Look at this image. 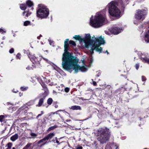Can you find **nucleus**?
Returning <instances> with one entry per match:
<instances>
[{
	"label": "nucleus",
	"instance_id": "obj_1",
	"mask_svg": "<svg viewBox=\"0 0 149 149\" xmlns=\"http://www.w3.org/2000/svg\"><path fill=\"white\" fill-rule=\"evenodd\" d=\"M69 39H66L64 42V53L63 54L62 60V65L63 68L68 71H72L74 70L75 73H77L79 71L82 72H86L90 65H86L82 61L81 66L78 64V60L76 58L70 53L68 51V42Z\"/></svg>",
	"mask_w": 149,
	"mask_h": 149
},
{
	"label": "nucleus",
	"instance_id": "obj_2",
	"mask_svg": "<svg viewBox=\"0 0 149 149\" xmlns=\"http://www.w3.org/2000/svg\"><path fill=\"white\" fill-rule=\"evenodd\" d=\"M73 38L78 40L80 44L84 47L87 48H91V55L93 54V50H95L99 53L101 52L102 48L100 46L105 43L104 38L102 36L96 37L93 36L91 38L90 34H86L85 37L83 38L79 35H75Z\"/></svg>",
	"mask_w": 149,
	"mask_h": 149
},
{
	"label": "nucleus",
	"instance_id": "obj_3",
	"mask_svg": "<svg viewBox=\"0 0 149 149\" xmlns=\"http://www.w3.org/2000/svg\"><path fill=\"white\" fill-rule=\"evenodd\" d=\"M105 11L97 13L94 17L90 18V25L95 28H98L107 23Z\"/></svg>",
	"mask_w": 149,
	"mask_h": 149
},
{
	"label": "nucleus",
	"instance_id": "obj_4",
	"mask_svg": "<svg viewBox=\"0 0 149 149\" xmlns=\"http://www.w3.org/2000/svg\"><path fill=\"white\" fill-rule=\"evenodd\" d=\"M118 3L116 1H112L108 4L107 8H108L109 15L113 17L119 18L120 17L121 13L117 7Z\"/></svg>",
	"mask_w": 149,
	"mask_h": 149
},
{
	"label": "nucleus",
	"instance_id": "obj_5",
	"mask_svg": "<svg viewBox=\"0 0 149 149\" xmlns=\"http://www.w3.org/2000/svg\"><path fill=\"white\" fill-rule=\"evenodd\" d=\"M38 6L39 8L37 10V17L41 19L47 18L49 14L48 9L42 4H39L38 5Z\"/></svg>",
	"mask_w": 149,
	"mask_h": 149
},
{
	"label": "nucleus",
	"instance_id": "obj_6",
	"mask_svg": "<svg viewBox=\"0 0 149 149\" xmlns=\"http://www.w3.org/2000/svg\"><path fill=\"white\" fill-rule=\"evenodd\" d=\"M28 56L33 64L32 65V67L28 66L26 68V70H31L40 65V61L42 59L41 56H40L39 57H36L34 56V54L30 53H29Z\"/></svg>",
	"mask_w": 149,
	"mask_h": 149
},
{
	"label": "nucleus",
	"instance_id": "obj_7",
	"mask_svg": "<svg viewBox=\"0 0 149 149\" xmlns=\"http://www.w3.org/2000/svg\"><path fill=\"white\" fill-rule=\"evenodd\" d=\"M100 131V134L97 138V140L102 144L105 143L109 141L110 133L107 132L104 130L102 129H101Z\"/></svg>",
	"mask_w": 149,
	"mask_h": 149
},
{
	"label": "nucleus",
	"instance_id": "obj_8",
	"mask_svg": "<svg viewBox=\"0 0 149 149\" xmlns=\"http://www.w3.org/2000/svg\"><path fill=\"white\" fill-rule=\"evenodd\" d=\"M147 10L148 9L146 8H144L142 9L137 10L135 15L136 19L143 20L147 13Z\"/></svg>",
	"mask_w": 149,
	"mask_h": 149
},
{
	"label": "nucleus",
	"instance_id": "obj_9",
	"mask_svg": "<svg viewBox=\"0 0 149 149\" xmlns=\"http://www.w3.org/2000/svg\"><path fill=\"white\" fill-rule=\"evenodd\" d=\"M49 77H47L46 78L44 77L43 76H41L38 78V80L40 83L42 87L45 86V84H44V82H46L47 83H49V85L50 86H52L54 84V83L53 82L52 78L51 79H49Z\"/></svg>",
	"mask_w": 149,
	"mask_h": 149
},
{
	"label": "nucleus",
	"instance_id": "obj_10",
	"mask_svg": "<svg viewBox=\"0 0 149 149\" xmlns=\"http://www.w3.org/2000/svg\"><path fill=\"white\" fill-rule=\"evenodd\" d=\"M109 30L111 33L114 34H118L123 30V29L117 27L116 26H114L109 29Z\"/></svg>",
	"mask_w": 149,
	"mask_h": 149
},
{
	"label": "nucleus",
	"instance_id": "obj_11",
	"mask_svg": "<svg viewBox=\"0 0 149 149\" xmlns=\"http://www.w3.org/2000/svg\"><path fill=\"white\" fill-rule=\"evenodd\" d=\"M129 0H115L114 1H116L118 3V5L120 4L122 7H124L128 4Z\"/></svg>",
	"mask_w": 149,
	"mask_h": 149
},
{
	"label": "nucleus",
	"instance_id": "obj_12",
	"mask_svg": "<svg viewBox=\"0 0 149 149\" xmlns=\"http://www.w3.org/2000/svg\"><path fill=\"white\" fill-rule=\"evenodd\" d=\"M139 58L141 60L144 62L146 57H145V56L144 54H142L141 52H139L138 53Z\"/></svg>",
	"mask_w": 149,
	"mask_h": 149
},
{
	"label": "nucleus",
	"instance_id": "obj_13",
	"mask_svg": "<svg viewBox=\"0 0 149 149\" xmlns=\"http://www.w3.org/2000/svg\"><path fill=\"white\" fill-rule=\"evenodd\" d=\"M45 99V97H43L40 98L39 99L38 104L36 105V106L38 107H41L44 102V101Z\"/></svg>",
	"mask_w": 149,
	"mask_h": 149
},
{
	"label": "nucleus",
	"instance_id": "obj_14",
	"mask_svg": "<svg viewBox=\"0 0 149 149\" xmlns=\"http://www.w3.org/2000/svg\"><path fill=\"white\" fill-rule=\"evenodd\" d=\"M18 138V135L17 134H15L11 136L10 139L12 141L14 142L17 140Z\"/></svg>",
	"mask_w": 149,
	"mask_h": 149
},
{
	"label": "nucleus",
	"instance_id": "obj_15",
	"mask_svg": "<svg viewBox=\"0 0 149 149\" xmlns=\"http://www.w3.org/2000/svg\"><path fill=\"white\" fill-rule=\"evenodd\" d=\"M54 133H50L47 134L45 137L47 140L51 139L54 136Z\"/></svg>",
	"mask_w": 149,
	"mask_h": 149
},
{
	"label": "nucleus",
	"instance_id": "obj_16",
	"mask_svg": "<svg viewBox=\"0 0 149 149\" xmlns=\"http://www.w3.org/2000/svg\"><path fill=\"white\" fill-rule=\"evenodd\" d=\"M29 25L33 26L34 24H31L30 22L29 21H26L24 23V25L25 26H27Z\"/></svg>",
	"mask_w": 149,
	"mask_h": 149
},
{
	"label": "nucleus",
	"instance_id": "obj_17",
	"mask_svg": "<svg viewBox=\"0 0 149 149\" xmlns=\"http://www.w3.org/2000/svg\"><path fill=\"white\" fill-rule=\"evenodd\" d=\"M70 109L73 110L81 109V108L80 106L76 105L71 106L70 107Z\"/></svg>",
	"mask_w": 149,
	"mask_h": 149
},
{
	"label": "nucleus",
	"instance_id": "obj_18",
	"mask_svg": "<svg viewBox=\"0 0 149 149\" xmlns=\"http://www.w3.org/2000/svg\"><path fill=\"white\" fill-rule=\"evenodd\" d=\"M26 4L29 7H31L33 5V2L30 0H28L26 1Z\"/></svg>",
	"mask_w": 149,
	"mask_h": 149
},
{
	"label": "nucleus",
	"instance_id": "obj_19",
	"mask_svg": "<svg viewBox=\"0 0 149 149\" xmlns=\"http://www.w3.org/2000/svg\"><path fill=\"white\" fill-rule=\"evenodd\" d=\"M64 86L63 85V84H61L60 85V86L56 87V88H58L59 91L62 92L63 91L64 89Z\"/></svg>",
	"mask_w": 149,
	"mask_h": 149
},
{
	"label": "nucleus",
	"instance_id": "obj_20",
	"mask_svg": "<svg viewBox=\"0 0 149 149\" xmlns=\"http://www.w3.org/2000/svg\"><path fill=\"white\" fill-rule=\"evenodd\" d=\"M25 13H26L25 16L26 17H28L31 14V12L29 11H25L23 12V14H22L24 16V14Z\"/></svg>",
	"mask_w": 149,
	"mask_h": 149
},
{
	"label": "nucleus",
	"instance_id": "obj_21",
	"mask_svg": "<svg viewBox=\"0 0 149 149\" xmlns=\"http://www.w3.org/2000/svg\"><path fill=\"white\" fill-rule=\"evenodd\" d=\"M20 8L22 10H25L26 8V7L24 4H22L20 5Z\"/></svg>",
	"mask_w": 149,
	"mask_h": 149
},
{
	"label": "nucleus",
	"instance_id": "obj_22",
	"mask_svg": "<svg viewBox=\"0 0 149 149\" xmlns=\"http://www.w3.org/2000/svg\"><path fill=\"white\" fill-rule=\"evenodd\" d=\"M57 127V126L56 125H55L54 126H52V127H49L48 129V130H47V131H51V130H53L55 128H56Z\"/></svg>",
	"mask_w": 149,
	"mask_h": 149
},
{
	"label": "nucleus",
	"instance_id": "obj_23",
	"mask_svg": "<svg viewBox=\"0 0 149 149\" xmlns=\"http://www.w3.org/2000/svg\"><path fill=\"white\" fill-rule=\"evenodd\" d=\"M53 101L52 99L51 98H49L47 100V103L49 105H51Z\"/></svg>",
	"mask_w": 149,
	"mask_h": 149
},
{
	"label": "nucleus",
	"instance_id": "obj_24",
	"mask_svg": "<svg viewBox=\"0 0 149 149\" xmlns=\"http://www.w3.org/2000/svg\"><path fill=\"white\" fill-rule=\"evenodd\" d=\"M7 116L6 115V116H4V115H1L0 116V121L1 122H2L3 121V119L4 118H5V117H7Z\"/></svg>",
	"mask_w": 149,
	"mask_h": 149
},
{
	"label": "nucleus",
	"instance_id": "obj_25",
	"mask_svg": "<svg viewBox=\"0 0 149 149\" xmlns=\"http://www.w3.org/2000/svg\"><path fill=\"white\" fill-rule=\"evenodd\" d=\"M47 140L46 139L45 137L43 139L40 140L38 142V144H40L41 143H42L44 142V141H45Z\"/></svg>",
	"mask_w": 149,
	"mask_h": 149
},
{
	"label": "nucleus",
	"instance_id": "obj_26",
	"mask_svg": "<svg viewBox=\"0 0 149 149\" xmlns=\"http://www.w3.org/2000/svg\"><path fill=\"white\" fill-rule=\"evenodd\" d=\"M30 135L33 138H35L37 136L36 134L33 133H31L30 134Z\"/></svg>",
	"mask_w": 149,
	"mask_h": 149
},
{
	"label": "nucleus",
	"instance_id": "obj_27",
	"mask_svg": "<svg viewBox=\"0 0 149 149\" xmlns=\"http://www.w3.org/2000/svg\"><path fill=\"white\" fill-rule=\"evenodd\" d=\"M28 88L27 87H21L20 89L22 91H24L26 90Z\"/></svg>",
	"mask_w": 149,
	"mask_h": 149
},
{
	"label": "nucleus",
	"instance_id": "obj_28",
	"mask_svg": "<svg viewBox=\"0 0 149 149\" xmlns=\"http://www.w3.org/2000/svg\"><path fill=\"white\" fill-rule=\"evenodd\" d=\"M53 68L54 70L57 71L58 72H59L61 70V69L56 66L54 67Z\"/></svg>",
	"mask_w": 149,
	"mask_h": 149
},
{
	"label": "nucleus",
	"instance_id": "obj_29",
	"mask_svg": "<svg viewBox=\"0 0 149 149\" xmlns=\"http://www.w3.org/2000/svg\"><path fill=\"white\" fill-rule=\"evenodd\" d=\"M6 30L5 29H0V33L3 34L6 33Z\"/></svg>",
	"mask_w": 149,
	"mask_h": 149
},
{
	"label": "nucleus",
	"instance_id": "obj_30",
	"mask_svg": "<svg viewBox=\"0 0 149 149\" xmlns=\"http://www.w3.org/2000/svg\"><path fill=\"white\" fill-rule=\"evenodd\" d=\"M31 145V143H28L24 148L25 149H29V148Z\"/></svg>",
	"mask_w": 149,
	"mask_h": 149
},
{
	"label": "nucleus",
	"instance_id": "obj_31",
	"mask_svg": "<svg viewBox=\"0 0 149 149\" xmlns=\"http://www.w3.org/2000/svg\"><path fill=\"white\" fill-rule=\"evenodd\" d=\"M69 43L74 46H75L76 45L75 42L72 40H70L69 41Z\"/></svg>",
	"mask_w": 149,
	"mask_h": 149
},
{
	"label": "nucleus",
	"instance_id": "obj_32",
	"mask_svg": "<svg viewBox=\"0 0 149 149\" xmlns=\"http://www.w3.org/2000/svg\"><path fill=\"white\" fill-rule=\"evenodd\" d=\"M40 113H41L40 114H39L36 117V118L37 119H38L39 116H41L44 113V112L43 111H41Z\"/></svg>",
	"mask_w": 149,
	"mask_h": 149
},
{
	"label": "nucleus",
	"instance_id": "obj_33",
	"mask_svg": "<svg viewBox=\"0 0 149 149\" xmlns=\"http://www.w3.org/2000/svg\"><path fill=\"white\" fill-rule=\"evenodd\" d=\"M21 55L19 53H18L16 56L17 59H20L21 58Z\"/></svg>",
	"mask_w": 149,
	"mask_h": 149
},
{
	"label": "nucleus",
	"instance_id": "obj_34",
	"mask_svg": "<svg viewBox=\"0 0 149 149\" xmlns=\"http://www.w3.org/2000/svg\"><path fill=\"white\" fill-rule=\"evenodd\" d=\"M141 79H142V81H145L146 80V77L143 76L141 77Z\"/></svg>",
	"mask_w": 149,
	"mask_h": 149
},
{
	"label": "nucleus",
	"instance_id": "obj_35",
	"mask_svg": "<svg viewBox=\"0 0 149 149\" xmlns=\"http://www.w3.org/2000/svg\"><path fill=\"white\" fill-rule=\"evenodd\" d=\"M12 146V144L11 143H9L8 144L7 146L8 148H11V147Z\"/></svg>",
	"mask_w": 149,
	"mask_h": 149
},
{
	"label": "nucleus",
	"instance_id": "obj_36",
	"mask_svg": "<svg viewBox=\"0 0 149 149\" xmlns=\"http://www.w3.org/2000/svg\"><path fill=\"white\" fill-rule=\"evenodd\" d=\"M69 88L68 87H66L64 88V91L66 93L68 92L69 91Z\"/></svg>",
	"mask_w": 149,
	"mask_h": 149
},
{
	"label": "nucleus",
	"instance_id": "obj_37",
	"mask_svg": "<svg viewBox=\"0 0 149 149\" xmlns=\"http://www.w3.org/2000/svg\"><path fill=\"white\" fill-rule=\"evenodd\" d=\"M144 62L146 63L149 64V58H146Z\"/></svg>",
	"mask_w": 149,
	"mask_h": 149
},
{
	"label": "nucleus",
	"instance_id": "obj_38",
	"mask_svg": "<svg viewBox=\"0 0 149 149\" xmlns=\"http://www.w3.org/2000/svg\"><path fill=\"white\" fill-rule=\"evenodd\" d=\"M48 41L49 42L50 45H53L54 44L53 42L49 39L48 40Z\"/></svg>",
	"mask_w": 149,
	"mask_h": 149
},
{
	"label": "nucleus",
	"instance_id": "obj_39",
	"mask_svg": "<svg viewBox=\"0 0 149 149\" xmlns=\"http://www.w3.org/2000/svg\"><path fill=\"white\" fill-rule=\"evenodd\" d=\"M14 49L12 48L10 50L9 52L10 53L12 54L14 52Z\"/></svg>",
	"mask_w": 149,
	"mask_h": 149
},
{
	"label": "nucleus",
	"instance_id": "obj_40",
	"mask_svg": "<svg viewBox=\"0 0 149 149\" xmlns=\"http://www.w3.org/2000/svg\"><path fill=\"white\" fill-rule=\"evenodd\" d=\"M139 64L137 63L136 64L135 66V68H136V69L137 70L139 68Z\"/></svg>",
	"mask_w": 149,
	"mask_h": 149
},
{
	"label": "nucleus",
	"instance_id": "obj_41",
	"mask_svg": "<svg viewBox=\"0 0 149 149\" xmlns=\"http://www.w3.org/2000/svg\"><path fill=\"white\" fill-rule=\"evenodd\" d=\"M93 61V59L92 57H91L90 59V63L91 64Z\"/></svg>",
	"mask_w": 149,
	"mask_h": 149
},
{
	"label": "nucleus",
	"instance_id": "obj_42",
	"mask_svg": "<svg viewBox=\"0 0 149 149\" xmlns=\"http://www.w3.org/2000/svg\"><path fill=\"white\" fill-rule=\"evenodd\" d=\"M24 109H25V108H23V107L21 108V109H22V112H25V111L26 110V109H24Z\"/></svg>",
	"mask_w": 149,
	"mask_h": 149
},
{
	"label": "nucleus",
	"instance_id": "obj_43",
	"mask_svg": "<svg viewBox=\"0 0 149 149\" xmlns=\"http://www.w3.org/2000/svg\"><path fill=\"white\" fill-rule=\"evenodd\" d=\"M82 147L80 146L77 147L76 148V149H82Z\"/></svg>",
	"mask_w": 149,
	"mask_h": 149
},
{
	"label": "nucleus",
	"instance_id": "obj_44",
	"mask_svg": "<svg viewBox=\"0 0 149 149\" xmlns=\"http://www.w3.org/2000/svg\"><path fill=\"white\" fill-rule=\"evenodd\" d=\"M17 90H15L14 89L13 90H12V92L14 93H17Z\"/></svg>",
	"mask_w": 149,
	"mask_h": 149
},
{
	"label": "nucleus",
	"instance_id": "obj_45",
	"mask_svg": "<svg viewBox=\"0 0 149 149\" xmlns=\"http://www.w3.org/2000/svg\"><path fill=\"white\" fill-rule=\"evenodd\" d=\"M93 84L94 86H96L97 85V84L96 82L93 81Z\"/></svg>",
	"mask_w": 149,
	"mask_h": 149
},
{
	"label": "nucleus",
	"instance_id": "obj_46",
	"mask_svg": "<svg viewBox=\"0 0 149 149\" xmlns=\"http://www.w3.org/2000/svg\"><path fill=\"white\" fill-rule=\"evenodd\" d=\"M19 96L21 97L22 95V93H19Z\"/></svg>",
	"mask_w": 149,
	"mask_h": 149
},
{
	"label": "nucleus",
	"instance_id": "obj_47",
	"mask_svg": "<svg viewBox=\"0 0 149 149\" xmlns=\"http://www.w3.org/2000/svg\"><path fill=\"white\" fill-rule=\"evenodd\" d=\"M45 143H43V144H41V146H40V147H41L42 146H44V145H45Z\"/></svg>",
	"mask_w": 149,
	"mask_h": 149
},
{
	"label": "nucleus",
	"instance_id": "obj_48",
	"mask_svg": "<svg viewBox=\"0 0 149 149\" xmlns=\"http://www.w3.org/2000/svg\"><path fill=\"white\" fill-rule=\"evenodd\" d=\"M54 107L55 108H57L58 107V105L57 104H55Z\"/></svg>",
	"mask_w": 149,
	"mask_h": 149
},
{
	"label": "nucleus",
	"instance_id": "obj_49",
	"mask_svg": "<svg viewBox=\"0 0 149 149\" xmlns=\"http://www.w3.org/2000/svg\"><path fill=\"white\" fill-rule=\"evenodd\" d=\"M56 143H57V144H59V141H58L57 140H56Z\"/></svg>",
	"mask_w": 149,
	"mask_h": 149
},
{
	"label": "nucleus",
	"instance_id": "obj_50",
	"mask_svg": "<svg viewBox=\"0 0 149 149\" xmlns=\"http://www.w3.org/2000/svg\"><path fill=\"white\" fill-rule=\"evenodd\" d=\"M43 58L46 61H48V60L46 58Z\"/></svg>",
	"mask_w": 149,
	"mask_h": 149
},
{
	"label": "nucleus",
	"instance_id": "obj_51",
	"mask_svg": "<svg viewBox=\"0 0 149 149\" xmlns=\"http://www.w3.org/2000/svg\"><path fill=\"white\" fill-rule=\"evenodd\" d=\"M71 121V120H66V122H69V121Z\"/></svg>",
	"mask_w": 149,
	"mask_h": 149
},
{
	"label": "nucleus",
	"instance_id": "obj_52",
	"mask_svg": "<svg viewBox=\"0 0 149 149\" xmlns=\"http://www.w3.org/2000/svg\"><path fill=\"white\" fill-rule=\"evenodd\" d=\"M105 33L106 34H108V33H107V31H105Z\"/></svg>",
	"mask_w": 149,
	"mask_h": 149
},
{
	"label": "nucleus",
	"instance_id": "obj_53",
	"mask_svg": "<svg viewBox=\"0 0 149 149\" xmlns=\"http://www.w3.org/2000/svg\"><path fill=\"white\" fill-rule=\"evenodd\" d=\"M41 45H43L44 44L43 42H41Z\"/></svg>",
	"mask_w": 149,
	"mask_h": 149
},
{
	"label": "nucleus",
	"instance_id": "obj_54",
	"mask_svg": "<svg viewBox=\"0 0 149 149\" xmlns=\"http://www.w3.org/2000/svg\"><path fill=\"white\" fill-rule=\"evenodd\" d=\"M107 147H108V146L107 145L106 146V148H105L106 149L107 148Z\"/></svg>",
	"mask_w": 149,
	"mask_h": 149
},
{
	"label": "nucleus",
	"instance_id": "obj_55",
	"mask_svg": "<svg viewBox=\"0 0 149 149\" xmlns=\"http://www.w3.org/2000/svg\"><path fill=\"white\" fill-rule=\"evenodd\" d=\"M134 24H136V23L135 22V21H134Z\"/></svg>",
	"mask_w": 149,
	"mask_h": 149
},
{
	"label": "nucleus",
	"instance_id": "obj_56",
	"mask_svg": "<svg viewBox=\"0 0 149 149\" xmlns=\"http://www.w3.org/2000/svg\"><path fill=\"white\" fill-rule=\"evenodd\" d=\"M115 148L116 149H117L118 148V147H117V146H116V147Z\"/></svg>",
	"mask_w": 149,
	"mask_h": 149
},
{
	"label": "nucleus",
	"instance_id": "obj_57",
	"mask_svg": "<svg viewBox=\"0 0 149 149\" xmlns=\"http://www.w3.org/2000/svg\"><path fill=\"white\" fill-rule=\"evenodd\" d=\"M12 149H15V148L14 147H13V148Z\"/></svg>",
	"mask_w": 149,
	"mask_h": 149
},
{
	"label": "nucleus",
	"instance_id": "obj_58",
	"mask_svg": "<svg viewBox=\"0 0 149 149\" xmlns=\"http://www.w3.org/2000/svg\"><path fill=\"white\" fill-rule=\"evenodd\" d=\"M2 39H3V40H4V37H3V38H2Z\"/></svg>",
	"mask_w": 149,
	"mask_h": 149
},
{
	"label": "nucleus",
	"instance_id": "obj_59",
	"mask_svg": "<svg viewBox=\"0 0 149 149\" xmlns=\"http://www.w3.org/2000/svg\"><path fill=\"white\" fill-rule=\"evenodd\" d=\"M13 36H14V37H15V34H14L13 35Z\"/></svg>",
	"mask_w": 149,
	"mask_h": 149
},
{
	"label": "nucleus",
	"instance_id": "obj_60",
	"mask_svg": "<svg viewBox=\"0 0 149 149\" xmlns=\"http://www.w3.org/2000/svg\"><path fill=\"white\" fill-rule=\"evenodd\" d=\"M54 93H56V92L55 91H54Z\"/></svg>",
	"mask_w": 149,
	"mask_h": 149
},
{
	"label": "nucleus",
	"instance_id": "obj_61",
	"mask_svg": "<svg viewBox=\"0 0 149 149\" xmlns=\"http://www.w3.org/2000/svg\"><path fill=\"white\" fill-rule=\"evenodd\" d=\"M6 149H11L10 148H7Z\"/></svg>",
	"mask_w": 149,
	"mask_h": 149
},
{
	"label": "nucleus",
	"instance_id": "obj_62",
	"mask_svg": "<svg viewBox=\"0 0 149 149\" xmlns=\"http://www.w3.org/2000/svg\"><path fill=\"white\" fill-rule=\"evenodd\" d=\"M106 52H107V54H108L109 53L107 52V51H106Z\"/></svg>",
	"mask_w": 149,
	"mask_h": 149
},
{
	"label": "nucleus",
	"instance_id": "obj_63",
	"mask_svg": "<svg viewBox=\"0 0 149 149\" xmlns=\"http://www.w3.org/2000/svg\"><path fill=\"white\" fill-rule=\"evenodd\" d=\"M31 9H32V10H33V8H31Z\"/></svg>",
	"mask_w": 149,
	"mask_h": 149
},
{
	"label": "nucleus",
	"instance_id": "obj_64",
	"mask_svg": "<svg viewBox=\"0 0 149 149\" xmlns=\"http://www.w3.org/2000/svg\"><path fill=\"white\" fill-rule=\"evenodd\" d=\"M65 113H67V112H65Z\"/></svg>",
	"mask_w": 149,
	"mask_h": 149
}]
</instances>
